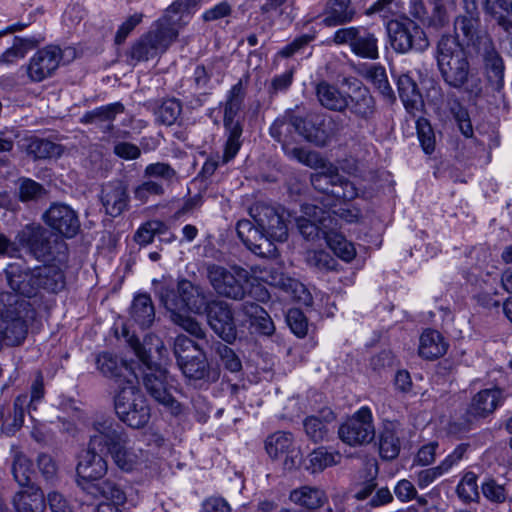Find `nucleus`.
<instances>
[{
  "instance_id": "nucleus-1",
  "label": "nucleus",
  "mask_w": 512,
  "mask_h": 512,
  "mask_svg": "<svg viewBox=\"0 0 512 512\" xmlns=\"http://www.w3.org/2000/svg\"><path fill=\"white\" fill-rule=\"evenodd\" d=\"M153 289L174 324L198 339L205 338L202 325L188 313L203 315L214 298L211 292L188 279L179 280L175 287L172 281L164 278L153 280Z\"/></svg>"
},
{
  "instance_id": "nucleus-2",
  "label": "nucleus",
  "mask_w": 512,
  "mask_h": 512,
  "mask_svg": "<svg viewBox=\"0 0 512 512\" xmlns=\"http://www.w3.org/2000/svg\"><path fill=\"white\" fill-rule=\"evenodd\" d=\"M248 219L237 222L236 231L242 243L252 253L263 258L276 257L275 243L288 238L289 213L280 205L257 202L249 208Z\"/></svg>"
},
{
  "instance_id": "nucleus-3",
  "label": "nucleus",
  "mask_w": 512,
  "mask_h": 512,
  "mask_svg": "<svg viewBox=\"0 0 512 512\" xmlns=\"http://www.w3.org/2000/svg\"><path fill=\"white\" fill-rule=\"evenodd\" d=\"M437 65L449 87L464 90L473 97L482 93L481 79L471 68L467 53L456 37H441L437 45Z\"/></svg>"
},
{
  "instance_id": "nucleus-4",
  "label": "nucleus",
  "mask_w": 512,
  "mask_h": 512,
  "mask_svg": "<svg viewBox=\"0 0 512 512\" xmlns=\"http://www.w3.org/2000/svg\"><path fill=\"white\" fill-rule=\"evenodd\" d=\"M36 317L31 303L17 294H0V336L7 346H19L27 338Z\"/></svg>"
},
{
  "instance_id": "nucleus-5",
  "label": "nucleus",
  "mask_w": 512,
  "mask_h": 512,
  "mask_svg": "<svg viewBox=\"0 0 512 512\" xmlns=\"http://www.w3.org/2000/svg\"><path fill=\"white\" fill-rule=\"evenodd\" d=\"M177 36L178 30L174 24L167 17H162L133 43L128 58L135 63L153 59L164 53Z\"/></svg>"
},
{
  "instance_id": "nucleus-6",
  "label": "nucleus",
  "mask_w": 512,
  "mask_h": 512,
  "mask_svg": "<svg viewBox=\"0 0 512 512\" xmlns=\"http://www.w3.org/2000/svg\"><path fill=\"white\" fill-rule=\"evenodd\" d=\"M114 409L121 422L132 429L145 427L151 417V410L145 396L132 383L121 387L114 397Z\"/></svg>"
},
{
  "instance_id": "nucleus-7",
  "label": "nucleus",
  "mask_w": 512,
  "mask_h": 512,
  "mask_svg": "<svg viewBox=\"0 0 512 512\" xmlns=\"http://www.w3.org/2000/svg\"><path fill=\"white\" fill-rule=\"evenodd\" d=\"M128 343L137 358L144 365L143 384L147 392L159 404L173 409L177 402L168 390L167 371L152 363L150 354L138 338L130 337Z\"/></svg>"
},
{
  "instance_id": "nucleus-8",
  "label": "nucleus",
  "mask_w": 512,
  "mask_h": 512,
  "mask_svg": "<svg viewBox=\"0 0 512 512\" xmlns=\"http://www.w3.org/2000/svg\"><path fill=\"white\" fill-rule=\"evenodd\" d=\"M207 280L215 293L223 298L240 301L246 295L249 273L240 266L226 268L217 264L206 267Z\"/></svg>"
},
{
  "instance_id": "nucleus-9",
  "label": "nucleus",
  "mask_w": 512,
  "mask_h": 512,
  "mask_svg": "<svg viewBox=\"0 0 512 512\" xmlns=\"http://www.w3.org/2000/svg\"><path fill=\"white\" fill-rule=\"evenodd\" d=\"M245 97V90L240 80L230 89L227 100L224 104V127L227 134L222 163H227L233 159L241 147L240 137L242 135V126L237 116L242 108Z\"/></svg>"
},
{
  "instance_id": "nucleus-10",
  "label": "nucleus",
  "mask_w": 512,
  "mask_h": 512,
  "mask_svg": "<svg viewBox=\"0 0 512 512\" xmlns=\"http://www.w3.org/2000/svg\"><path fill=\"white\" fill-rule=\"evenodd\" d=\"M387 30L392 47L399 53L422 52L429 46L425 32L412 20L388 21Z\"/></svg>"
},
{
  "instance_id": "nucleus-11",
  "label": "nucleus",
  "mask_w": 512,
  "mask_h": 512,
  "mask_svg": "<svg viewBox=\"0 0 512 512\" xmlns=\"http://www.w3.org/2000/svg\"><path fill=\"white\" fill-rule=\"evenodd\" d=\"M336 45H349L353 54L364 59L379 57L378 39L367 28L351 26L338 29L332 39Z\"/></svg>"
},
{
  "instance_id": "nucleus-12",
  "label": "nucleus",
  "mask_w": 512,
  "mask_h": 512,
  "mask_svg": "<svg viewBox=\"0 0 512 512\" xmlns=\"http://www.w3.org/2000/svg\"><path fill=\"white\" fill-rule=\"evenodd\" d=\"M301 210L302 215L297 218V227L306 240L326 238L331 229L338 227V221L332 217L331 212L315 204H303Z\"/></svg>"
},
{
  "instance_id": "nucleus-13",
  "label": "nucleus",
  "mask_w": 512,
  "mask_h": 512,
  "mask_svg": "<svg viewBox=\"0 0 512 512\" xmlns=\"http://www.w3.org/2000/svg\"><path fill=\"white\" fill-rule=\"evenodd\" d=\"M340 439L350 446L369 444L375 437L372 411L363 406L342 423L338 429Z\"/></svg>"
},
{
  "instance_id": "nucleus-14",
  "label": "nucleus",
  "mask_w": 512,
  "mask_h": 512,
  "mask_svg": "<svg viewBox=\"0 0 512 512\" xmlns=\"http://www.w3.org/2000/svg\"><path fill=\"white\" fill-rule=\"evenodd\" d=\"M127 436L125 429L113 418L100 416L91 424L88 446L107 455Z\"/></svg>"
},
{
  "instance_id": "nucleus-15",
  "label": "nucleus",
  "mask_w": 512,
  "mask_h": 512,
  "mask_svg": "<svg viewBox=\"0 0 512 512\" xmlns=\"http://www.w3.org/2000/svg\"><path fill=\"white\" fill-rule=\"evenodd\" d=\"M212 331L226 343H233L237 338V328L231 305L214 297L203 314Z\"/></svg>"
},
{
  "instance_id": "nucleus-16",
  "label": "nucleus",
  "mask_w": 512,
  "mask_h": 512,
  "mask_svg": "<svg viewBox=\"0 0 512 512\" xmlns=\"http://www.w3.org/2000/svg\"><path fill=\"white\" fill-rule=\"evenodd\" d=\"M299 134L308 142L323 147L339 131L333 117L311 113L305 118L300 117Z\"/></svg>"
},
{
  "instance_id": "nucleus-17",
  "label": "nucleus",
  "mask_w": 512,
  "mask_h": 512,
  "mask_svg": "<svg viewBox=\"0 0 512 512\" xmlns=\"http://www.w3.org/2000/svg\"><path fill=\"white\" fill-rule=\"evenodd\" d=\"M265 448L270 458L283 459V468L287 471L297 469L302 462L301 451L295 445L290 433H274L267 438Z\"/></svg>"
},
{
  "instance_id": "nucleus-18",
  "label": "nucleus",
  "mask_w": 512,
  "mask_h": 512,
  "mask_svg": "<svg viewBox=\"0 0 512 512\" xmlns=\"http://www.w3.org/2000/svg\"><path fill=\"white\" fill-rule=\"evenodd\" d=\"M42 218L47 226L66 238L74 237L80 230L76 211L65 203H52Z\"/></svg>"
},
{
  "instance_id": "nucleus-19",
  "label": "nucleus",
  "mask_w": 512,
  "mask_h": 512,
  "mask_svg": "<svg viewBox=\"0 0 512 512\" xmlns=\"http://www.w3.org/2000/svg\"><path fill=\"white\" fill-rule=\"evenodd\" d=\"M61 59L62 51L57 46L50 45L38 50L27 66L28 77L33 82H41L55 72Z\"/></svg>"
},
{
  "instance_id": "nucleus-20",
  "label": "nucleus",
  "mask_w": 512,
  "mask_h": 512,
  "mask_svg": "<svg viewBox=\"0 0 512 512\" xmlns=\"http://www.w3.org/2000/svg\"><path fill=\"white\" fill-rule=\"evenodd\" d=\"M99 451L93 450L88 446L86 451H83L79 456V461L76 467L78 476V486L84 491V482L95 483L107 473V461Z\"/></svg>"
},
{
  "instance_id": "nucleus-21",
  "label": "nucleus",
  "mask_w": 512,
  "mask_h": 512,
  "mask_svg": "<svg viewBox=\"0 0 512 512\" xmlns=\"http://www.w3.org/2000/svg\"><path fill=\"white\" fill-rule=\"evenodd\" d=\"M8 286L17 294L31 298L38 296L36 268L10 263L4 270Z\"/></svg>"
},
{
  "instance_id": "nucleus-22",
  "label": "nucleus",
  "mask_w": 512,
  "mask_h": 512,
  "mask_svg": "<svg viewBox=\"0 0 512 512\" xmlns=\"http://www.w3.org/2000/svg\"><path fill=\"white\" fill-rule=\"evenodd\" d=\"M183 375L192 381H202L206 384L215 383L220 378V370L212 367L207 361L204 350L202 353L192 355L178 364Z\"/></svg>"
},
{
  "instance_id": "nucleus-23",
  "label": "nucleus",
  "mask_w": 512,
  "mask_h": 512,
  "mask_svg": "<svg viewBox=\"0 0 512 512\" xmlns=\"http://www.w3.org/2000/svg\"><path fill=\"white\" fill-rule=\"evenodd\" d=\"M97 367L108 378L113 379L119 387L138 383L137 375L126 362L119 360L110 353H102L97 357Z\"/></svg>"
},
{
  "instance_id": "nucleus-24",
  "label": "nucleus",
  "mask_w": 512,
  "mask_h": 512,
  "mask_svg": "<svg viewBox=\"0 0 512 512\" xmlns=\"http://www.w3.org/2000/svg\"><path fill=\"white\" fill-rule=\"evenodd\" d=\"M99 198L105 213L111 217L121 215L129 205L127 186L120 180L104 184Z\"/></svg>"
},
{
  "instance_id": "nucleus-25",
  "label": "nucleus",
  "mask_w": 512,
  "mask_h": 512,
  "mask_svg": "<svg viewBox=\"0 0 512 512\" xmlns=\"http://www.w3.org/2000/svg\"><path fill=\"white\" fill-rule=\"evenodd\" d=\"M347 109L357 119L371 122L377 114L376 100L367 87L358 86L349 94Z\"/></svg>"
},
{
  "instance_id": "nucleus-26",
  "label": "nucleus",
  "mask_w": 512,
  "mask_h": 512,
  "mask_svg": "<svg viewBox=\"0 0 512 512\" xmlns=\"http://www.w3.org/2000/svg\"><path fill=\"white\" fill-rule=\"evenodd\" d=\"M503 401V394L499 388H487L476 393L467 409L469 421L486 418L492 414Z\"/></svg>"
},
{
  "instance_id": "nucleus-27",
  "label": "nucleus",
  "mask_w": 512,
  "mask_h": 512,
  "mask_svg": "<svg viewBox=\"0 0 512 512\" xmlns=\"http://www.w3.org/2000/svg\"><path fill=\"white\" fill-rule=\"evenodd\" d=\"M17 239L38 260H46L52 255L51 241L39 227L26 226L17 234Z\"/></svg>"
},
{
  "instance_id": "nucleus-28",
  "label": "nucleus",
  "mask_w": 512,
  "mask_h": 512,
  "mask_svg": "<svg viewBox=\"0 0 512 512\" xmlns=\"http://www.w3.org/2000/svg\"><path fill=\"white\" fill-rule=\"evenodd\" d=\"M15 512H44L45 497L36 485L23 486L12 498Z\"/></svg>"
},
{
  "instance_id": "nucleus-29",
  "label": "nucleus",
  "mask_w": 512,
  "mask_h": 512,
  "mask_svg": "<svg viewBox=\"0 0 512 512\" xmlns=\"http://www.w3.org/2000/svg\"><path fill=\"white\" fill-rule=\"evenodd\" d=\"M323 15L322 23L326 27H335L350 23L356 11L351 0H328Z\"/></svg>"
},
{
  "instance_id": "nucleus-30",
  "label": "nucleus",
  "mask_w": 512,
  "mask_h": 512,
  "mask_svg": "<svg viewBox=\"0 0 512 512\" xmlns=\"http://www.w3.org/2000/svg\"><path fill=\"white\" fill-rule=\"evenodd\" d=\"M129 444L130 439L127 436L109 453L115 465L125 472L136 470L143 463L142 449H136Z\"/></svg>"
},
{
  "instance_id": "nucleus-31",
  "label": "nucleus",
  "mask_w": 512,
  "mask_h": 512,
  "mask_svg": "<svg viewBox=\"0 0 512 512\" xmlns=\"http://www.w3.org/2000/svg\"><path fill=\"white\" fill-rule=\"evenodd\" d=\"M316 96L324 108L334 112L347 109L349 94L342 92L337 86L321 81L315 88Z\"/></svg>"
},
{
  "instance_id": "nucleus-32",
  "label": "nucleus",
  "mask_w": 512,
  "mask_h": 512,
  "mask_svg": "<svg viewBox=\"0 0 512 512\" xmlns=\"http://www.w3.org/2000/svg\"><path fill=\"white\" fill-rule=\"evenodd\" d=\"M300 123V117L288 110L274 120L269 129L270 136L284 149V145H291L294 131L299 133Z\"/></svg>"
},
{
  "instance_id": "nucleus-33",
  "label": "nucleus",
  "mask_w": 512,
  "mask_h": 512,
  "mask_svg": "<svg viewBox=\"0 0 512 512\" xmlns=\"http://www.w3.org/2000/svg\"><path fill=\"white\" fill-rule=\"evenodd\" d=\"M267 282L271 286L288 293L293 299L302 302L305 305H310L312 303V297L305 286L298 280L291 278L282 272L272 271L267 278Z\"/></svg>"
},
{
  "instance_id": "nucleus-34",
  "label": "nucleus",
  "mask_w": 512,
  "mask_h": 512,
  "mask_svg": "<svg viewBox=\"0 0 512 512\" xmlns=\"http://www.w3.org/2000/svg\"><path fill=\"white\" fill-rule=\"evenodd\" d=\"M289 500L306 510L314 511L324 506L328 498L319 487L304 485L290 491Z\"/></svg>"
},
{
  "instance_id": "nucleus-35",
  "label": "nucleus",
  "mask_w": 512,
  "mask_h": 512,
  "mask_svg": "<svg viewBox=\"0 0 512 512\" xmlns=\"http://www.w3.org/2000/svg\"><path fill=\"white\" fill-rule=\"evenodd\" d=\"M36 268L37 292L57 293L65 286L63 271L54 264L43 265Z\"/></svg>"
},
{
  "instance_id": "nucleus-36",
  "label": "nucleus",
  "mask_w": 512,
  "mask_h": 512,
  "mask_svg": "<svg viewBox=\"0 0 512 512\" xmlns=\"http://www.w3.org/2000/svg\"><path fill=\"white\" fill-rule=\"evenodd\" d=\"M84 492L94 498L102 497L115 505H123L126 502V494L122 487L111 479L98 483L84 482Z\"/></svg>"
},
{
  "instance_id": "nucleus-37",
  "label": "nucleus",
  "mask_w": 512,
  "mask_h": 512,
  "mask_svg": "<svg viewBox=\"0 0 512 512\" xmlns=\"http://www.w3.org/2000/svg\"><path fill=\"white\" fill-rule=\"evenodd\" d=\"M322 416H308L303 421L306 436L313 442L319 443L325 441L329 437L330 423L335 419L332 411H322Z\"/></svg>"
},
{
  "instance_id": "nucleus-38",
  "label": "nucleus",
  "mask_w": 512,
  "mask_h": 512,
  "mask_svg": "<svg viewBox=\"0 0 512 512\" xmlns=\"http://www.w3.org/2000/svg\"><path fill=\"white\" fill-rule=\"evenodd\" d=\"M130 318L142 329L149 328L155 321V308L148 294L134 297L129 310Z\"/></svg>"
},
{
  "instance_id": "nucleus-39",
  "label": "nucleus",
  "mask_w": 512,
  "mask_h": 512,
  "mask_svg": "<svg viewBox=\"0 0 512 512\" xmlns=\"http://www.w3.org/2000/svg\"><path fill=\"white\" fill-rule=\"evenodd\" d=\"M400 430L397 423L389 422L384 425L379 437V453L383 459H395L401 449Z\"/></svg>"
},
{
  "instance_id": "nucleus-40",
  "label": "nucleus",
  "mask_w": 512,
  "mask_h": 512,
  "mask_svg": "<svg viewBox=\"0 0 512 512\" xmlns=\"http://www.w3.org/2000/svg\"><path fill=\"white\" fill-rule=\"evenodd\" d=\"M242 311L250 319L251 326L261 335L271 336L275 331L274 323L268 312L260 305L245 302Z\"/></svg>"
},
{
  "instance_id": "nucleus-41",
  "label": "nucleus",
  "mask_w": 512,
  "mask_h": 512,
  "mask_svg": "<svg viewBox=\"0 0 512 512\" xmlns=\"http://www.w3.org/2000/svg\"><path fill=\"white\" fill-rule=\"evenodd\" d=\"M399 97L409 112L422 106V95L416 82L408 74H402L397 79Z\"/></svg>"
},
{
  "instance_id": "nucleus-42",
  "label": "nucleus",
  "mask_w": 512,
  "mask_h": 512,
  "mask_svg": "<svg viewBox=\"0 0 512 512\" xmlns=\"http://www.w3.org/2000/svg\"><path fill=\"white\" fill-rule=\"evenodd\" d=\"M447 351L442 335L435 330H426L420 337L419 355L427 360L436 359Z\"/></svg>"
},
{
  "instance_id": "nucleus-43",
  "label": "nucleus",
  "mask_w": 512,
  "mask_h": 512,
  "mask_svg": "<svg viewBox=\"0 0 512 512\" xmlns=\"http://www.w3.org/2000/svg\"><path fill=\"white\" fill-rule=\"evenodd\" d=\"M457 40L462 36L467 45H476L481 38L479 15H460L454 21Z\"/></svg>"
},
{
  "instance_id": "nucleus-44",
  "label": "nucleus",
  "mask_w": 512,
  "mask_h": 512,
  "mask_svg": "<svg viewBox=\"0 0 512 512\" xmlns=\"http://www.w3.org/2000/svg\"><path fill=\"white\" fill-rule=\"evenodd\" d=\"M415 15L423 23L436 29L444 27L449 22V15L443 0H433L429 3V10L424 7H415Z\"/></svg>"
},
{
  "instance_id": "nucleus-45",
  "label": "nucleus",
  "mask_w": 512,
  "mask_h": 512,
  "mask_svg": "<svg viewBox=\"0 0 512 512\" xmlns=\"http://www.w3.org/2000/svg\"><path fill=\"white\" fill-rule=\"evenodd\" d=\"M123 112V104L115 102L86 112L81 122L86 124H106V128L110 130L113 128L112 122L115 117Z\"/></svg>"
},
{
  "instance_id": "nucleus-46",
  "label": "nucleus",
  "mask_w": 512,
  "mask_h": 512,
  "mask_svg": "<svg viewBox=\"0 0 512 512\" xmlns=\"http://www.w3.org/2000/svg\"><path fill=\"white\" fill-rule=\"evenodd\" d=\"M62 151L61 145L37 137L30 138L26 146V153L35 160L59 157Z\"/></svg>"
},
{
  "instance_id": "nucleus-47",
  "label": "nucleus",
  "mask_w": 512,
  "mask_h": 512,
  "mask_svg": "<svg viewBox=\"0 0 512 512\" xmlns=\"http://www.w3.org/2000/svg\"><path fill=\"white\" fill-rule=\"evenodd\" d=\"M484 62L489 81L494 83L497 89H500L504 81V63L499 53L491 45L484 52Z\"/></svg>"
},
{
  "instance_id": "nucleus-48",
  "label": "nucleus",
  "mask_w": 512,
  "mask_h": 512,
  "mask_svg": "<svg viewBox=\"0 0 512 512\" xmlns=\"http://www.w3.org/2000/svg\"><path fill=\"white\" fill-rule=\"evenodd\" d=\"M329 248L342 260L350 262L356 256V249L352 242L348 241L345 236L333 228L328 232L325 238Z\"/></svg>"
},
{
  "instance_id": "nucleus-49",
  "label": "nucleus",
  "mask_w": 512,
  "mask_h": 512,
  "mask_svg": "<svg viewBox=\"0 0 512 512\" xmlns=\"http://www.w3.org/2000/svg\"><path fill=\"white\" fill-rule=\"evenodd\" d=\"M169 234L168 237H163L161 240L171 241L174 237L169 233L167 226L158 220L148 221L136 231L134 239L141 245L150 244L155 236H164Z\"/></svg>"
},
{
  "instance_id": "nucleus-50",
  "label": "nucleus",
  "mask_w": 512,
  "mask_h": 512,
  "mask_svg": "<svg viewBox=\"0 0 512 512\" xmlns=\"http://www.w3.org/2000/svg\"><path fill=\"white\" fill-rule=\"evenodd\" d=\"M329 193L334 200L351 201L358 196V189L353 182L340 175L336 167Z\"/></svg>"
},
{
  "instance_id": "nucleus-51",
  "label": "nucleus",
  "mask_w": 512,
  "mask_h": 512,
  "mask_svg": "<svg viewBox=\"0 0 512 512\" xmlns=\"http://www.w3.org/2000/svg\"><path fill=\"white\" fill-rule=\"evenodd\" d=\"M341 455L339 453L328 452L324 448H318L312 451L308 456L307 470L311 473L321 472L327 467L339 463Z\"/></svg>"
},
{
  "instance_id": "nucleus-52",
  "label": "nucleus",
  "mask_w": 512,
  "mask_h": 512,
  "mask_svg": "<svg viewBox=\"0 0 512 512\" xmlns=\"http://www.w3.org/2000/svg\"><path fill=\"white\" fill-rule=\"evenodd\" d=\"M456 493L464 503L479 502L477 475L472 471L466 472L456 487Z\"/></svg>"
},
{
  "instance_id": "nucleus-53",
  "label": "nucleus",
  "mask_w": 512,
  "mask_h": 512,
  "mask_svg": "<svg viewBox=\"0 0 512 512\" xmlns=\"http://www.w3.org/2000/svg\"><path fill=\"white\" fill-rule=\"evenodd\" d=\"M28 404V395L18 396L13 405V414L9 415L2 424V430L6 434H14L19 430L24 422L25 408Z\"/></svg>"
},
{
  "instance_id": "nucleus-54",
  "label": "nucleus",
  "mask_w": 512,
  "mask_h": 512,
  "mask_svg": "<svg viewBox=\"0 0 512 512\" xmlns=\"http://www.w3.org/2000/svg\"><path fill=\"white\" fill-rule=\"evenodd\" d=\"M182 113V104L178 99L170 98L164 100L157 108L155 115L157 121L163 125L171 126L177 123Z\"/></svg>"
},
{
  "instance_id": "nucleus-55",
  "label": "nucleus",
  "mask_w": 512,
  "mask_h": 512,
  "mask_svg": "<svg viewBox=\"0 0 512 512\" xmlns=\"http://www.w3.org/2000/svg\"><path fill=\"white\" fill-rule=\"evenodd\" d=\"M485 11L492 15L505 31L508 32L512 29V21L508 17L510 3L506 0H485Z\"/></svg>"
},
{
  "instance_id": "nucleus-56",
  "label": "nucleus",
  "mask_w": 512,
  "mask_h": 512,
  "mask_svg": "<svg viewBox=\"0 0 512 512\" xmlns=\"http://www.w3.org/2000/svg\"><path fill=\"white\" fill-rule=\"evenodd\" d=\"M12 473L15 480L20 485V488L23 486L34 485L31 483V477L34 473L33 465L25 455L21 453L15 455L12 465Z\"/></svg>"
},
{
  "instance_id": "nucleus-57",
  "label": "nucleus",
  "mask_w": 512,
  "mask_h": 512,
  "mask_svg": "<svg viewBox=\"0 0 512 512\" xmlns=\"http://www.w3.org/2000/svg\"><path fill=\"white\" fill-rule=\"evenodd\" d=\"M368 80L372 82L375 88L386 98L393 99L394 92L388 82L385 69L379 65H372L366 73Z\"/></svg>"
},
{
  "instance_id": "nucleus-58",
  "label": "nucleus",
  "mask_w": 512,
  "mask_h": 512,
  "mask_svg": "<svg viewBox=\"0 0 512 512\" xmlns=\"http://www.w3.org/2000/svg\"><path fill=\"white\" fill-rule=\"evenodd\" d=\"M203 348L185 335H178L174 340L173 353L176 357L177 365L194 353H202Z\"/></svg>"
},
{
  "instance_id": "nucleus-59",
  "label": "nucleus",
  "mask_w": 512,
  "mask_h": 512,
  "mask_svg": "<svg viewBox=\"0 0 512 512\" xmlns=\"http://www.w3.org/2000/svg\"><path fill=\"white\" fill-rule=\"evenodd\" d=\"M306 262L311 267L320 272L334 270L337 261L324 250H310L306 254Z\"/></svg>"
},
{
  "instance_id": "nucleus-60",
  "label": "nucleus",
  "mask_w": 512,
  "mask_h": 512,
  "mask_svg": "<svg viewBox=\"0 0 512 512\" xmlns=\"http://www.w3.org/2000/svg\"><path fill=\"white\" fill-rule=\"evenodd\" d=\"M35 46L36 41L33 38L15 37L12 46L3 52L2 60L4 62H13L15 59L23 58Z\"/></svg>"
},
{
  "instance_id": "nucleus-61",
  "label": "nucleus",
  "mask_w": 512,
  "mask_h": 512,
  "mask_svg": "<svg viewBox=\"0 0 512 512\" xmlns=\"http://www.w3.org/2000/svg\"><path fill=\"white\" fill-rule=\"evenodd\" d=\"M144 177L157 179L162 184H169L176 177V171L167 163L157 162L146 166L144 170Z\"/></svg>"
},
{
  "instance_id": "nucleus-62",
  "label": "nucleus",
  "mask_w": 512,
  "mask_h": 512,
  "mask_svg": "<svg viewBox=\"0 0 512 512\" xmlns=\"http://www.w3.org/2000/svg\"><path fill=\"white\" fill-rule=\"evenodd\" d=\"M215 353L218 355L221 363L230 372H239L242 368V363L232 348L221 342H215L214 344Z\"/></svg>"
},
{
  "instance_id": "nucleus-63",
  "label": "nucleus",
  "mask_w": 512,
  "mask_h": 512,
  "mask_svg": "<svg viewBox=\"0 0 512 512\" xmlns=\"http://www.w3.org/2000/svg\"><path fill=\"white\" fill-rule=\"evenodd\" d=\"M482 495L491 503L502 504L507 500V492L505 486L499 484L493 478H487L481 484Z\"/></svg>"
},
{
  "instance_id": "nucleus-64",
  "label": "nucleus",
  "mask_w": 512,
  "mask_h": 512,
  "mask_svg": "<svg viewBox=\"0 0 512 512\" xmlns=\"http://www.w3.org/2000/svg\"><path fill=\"white\" fill-rule=\"evenodd\" d=\"M418 138L423 151L431 154L435 149V134L431 124L425 118H419L416 121Z\"/></svg>"
}]
</instances>
